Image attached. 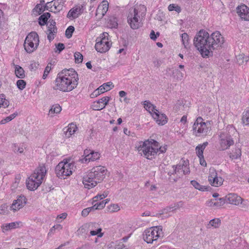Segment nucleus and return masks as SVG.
Returning <instances> with one entry per match:
<instances>
[{"mask_svg":"<svg viewBox=\"0 0 249 249\" xmlns=\"http://www.w3.org/2000/svg\"><path fill=\"white\" fill-rule=\"evenodd\" d=\"M208 144L207 142H204L202 144H199L196 148V154L198 157H203V152L206 147Z\"/></svg>","mask_w":249,"mask_h":249,"instance_id":"nucleus-28","label":"nucleus"},{"mask_svg":"<svg viewBox=\"0 0 249 249\" xmlns=\"http://www.w3.org/2000/svg\"><path fill=\"white\" fill-rule=\"evenodd\" d=\"M107 170L103 166L94 167L83 177V183L85 188L89 189L101 182L105 178Z\"/></svg>","mask_w":249,"mask_h":249,"instance_id":"nucleus-3","label":"nucleus"},{"mask_svg":"<svg viewBox=\"0 0 249 249\" xmlns=\"http://www.w3.org/2000/svg\"><path fill=\"white\" fill-rule=\"evenodd\" d=\"M108 33L105 32L97 38L95 48L97 52L104 53L109 49L110 44L108 41Z\"/></svg>","mask_w":249,"mask_h":249,"instance_id":"nucleus-9","label":"nucleus"},{"mask_svg":"<svg viewBox=\"0 0 249 249\" xmlns=\"http://www.w3.org/2000/svg\"><path fill=\"white\" fill-rule=\"evenodd\" d=\"M58 7L59 5L56 0L48 2L45 5V9H46V10H49L51 12L54 13H56L57 11H59Z\"/></svg>","mask_w":249,"mask_h":249,"instance_id":"nucleus-23","label":"nucleus"},{"mask_svg":"<svg viewBox=\"0 0 249 249\" xmlns=\"http://www.w3.org/2000/svg\"><path fill=\"white\" fill-rule=\"evenodd\" d=\"M9 105V102L5 99V95L3 94L0 95V108L1 107L5 108Z\"/></svg>","mask_w":249,"mask_h":249,"instance_id":"nucleus-36","label":"nucleus"},{"mask_svg":"<svg viewBox=\"0 0 249 249\" xmlns=\"http://www.w3.org/2000/svg\"><path fill=\"white\" fill-rule=\"evenodd\" d=\"M78 80V74L74 70L65 69L58 73L53 89L64 92L71 91L77 87Z\"/></svg>","mask_w":249,"mask_h":249,"instance_id":"nucleus-2","label":"nucleus"},{"mask_svg":"<svg viewBox=\"0 0 249 249\" xmlns=\"http://www.w3.org/2000/svg\"><path fill=\"white\" fill-rule=\"evenodd\" d=\"M62 108L59 104H55L52 106L49 111V115L53 116L54 114H58L60 112Z\"/></svg>","mask_w":249,"mask_h":249,"instance_id":"nucleus-34","label":"nucleus"},{"mask_svg":"<svg viewBox=\"0 0 249 249\" xmlns=\"http://www.w3.org/2000/svg\"><path fill=\"white\" fill-rule=\"evenodd\" d=\"M101 10L103 13V15H105L108 9V3L107 1H103L102 5H101Z\"/></svg>","mask_w":249,"mask_h":249,"instance_id":"nucleus-48","label":"nucleus"},{"mask_svg":"<svg viewBox=\"0 0 249 249\" xmlns=\"http://www.w3.org/2000/svg\"><path fill=\"white\" fill-rule=\"evenodd\" d=\"M159 35H160V34L159 32H157L156 35L155 33V32L153 30H152L150 33V38L151 39H152L153 40H155L156 39V38H157V36H159Z\"/></svg>","mask_w":249,"mask_h":249,"instance_id":"nucleus-58","label":"nucleus"},{"mask_svg":"<svg viewBox=\"0 0 249 249\" xmlns=\"http://www.w3.org/2000/svg\"><path fill=\"white\" fill-rule=\"evenodd\" d=\"M111 212H117L120 210V207L118 204L110 205L109 208Z\"/></svg>","mask_w":249,"mask_h":249,"instance_id":"nucleus-54","label":"nucleus"},{"mask_svg":"<svg viewBox=\"0 0 249 249\" xmlns=\"http://www.w3.org/2000/svg\"><path fill=\"white\" fill-rule=\"evenodd\" d=\"M93 225V224H85L83 225L77 230V235L82 237L83 239H85L87 237V235L89 232V228L90 226L92 227Z\"/></svg>","mask_w":249,"mask_h":249,"instance_id":"nucleus-21","label":"nucleus"},{"mask_svg":"<svg viewBox=\"0 0 249 249\" xmlns=\"http://www.w3.org/2000/svg\"><path fill=\"white\" fill-rule=\"evenodd\" d=\"M162 236L161 226L152 227L145 230L143 233V239L147 243H152Z\"/></svg>","mask_w":249,"mask_h":249,"instance_id":"nucleus-8","label":"nucleus"},{"mask_svg":"<svg viewBox=\"0 0 249 249\" xmlns=\"http://www.w3.org/2000/svg\"><path fill=\"white\" fill-rule=\"evenodd\" d=\"M46 169L43 166H39L26 180L27 188L31 190H36L41 184L46 174Z\"/></svg>","mask_w":249,"mask_h":249,"instance_id":"nucleus-6","label":"nucleus"},{"mask_svg":"<svg viewBox=\"0 0 249 249\" xmlns=\"http://www.w3.org/2000/svg\"><path fill=\"white\" fill-rule=\"evenodd\" d=\"M238 16L245 20H249V8L245 4L238 6L237 8Z\"/></svg>","mask_w":249,"mask_h":249,"instance_id":"nucleus-15","label":"nucleus"},{"mask_svg":"<svg viewBox=\"0 0 249 249\" xmlns=\"http://www.w3.org/2000/svg\"><path fill=\"white\" fill-rule=\"evenodd\" d=\"M74 57L75 63H80L82 62L83 57L81 53L79 52L75 53H74Z\"/></svg>","mask_w":249,"mask_h":249,"instance_id":"nucleus-49","label":"nucleus"},{"mask_svg":"<svg viewBox=\"0 0 249 249\" xmlns=\"http://www.w3.org/2000/svg\"><path fill=\"white\" fill-rule=\"evenodd\" d=\"M92 210H93V208H92V207H89L84 209L82 211V215L83 216H87L89 214V213Z\"/></svg>","mask_w":249,"mask_h":249,"instance_id":"nucleus-55","label":"nucleus"},{"mask_svg":"<svg viewBox=\"0 0 249 249\" xmlns=\"http://www.w3.org/2000/svg\"><path fill=\"white\" fill-rule=\"evenodd\" d=\"M70 160H64L56 166L55 172L59 178L65 179L72 174L75 166L73 163L70 162Z\"/></svg>","mask_w":249,"mask_h":249,"instance_id":"nucleus-7","label":"nucleus"},{"mask_svg":"<svg viewBox=\"0 0 249 249\" xmlns=\"http://www.w3.org/2000/svg\"><path fill=\"white\" fill-rule=\"evenodd\" d=\"M84 155L85 158L81 159L82 163H87L90 161H94L98 160L100 157V154L98 152H94L90 149H86L84 150Z\"/></svg>","mask_w":249,"mask_h":249,"instance_id":"nucleus-12","label":"nucleus"},{"mask_svg":"<svg viewBox=\"0 0 249 249\" xmlns=\"http://www.w3.org/2000/svg\"><path fill=\"white\" fill-rule=\"evenodd\" d=\"M194 132H196L198 134L196 136H200V135H206L210 132L211 129L207 127V125H196L193 128Z\"/></svg>","mask_w":249,"mask_h":249,"instance_id":"nucleus-22","label":"nucleus"},{"mask_svg":"<svg viewBox=\"0 0 249 249\" xmlns=\"http://www.w3.org/2000/svg\"><path fill=\"white\" fill-rule=\"evenodd\" d=\"M13 151L15 153H22L24 151V146L22 144L21 146H18V144L14 143L13 144Z\"/></svg>","mask_w":249,"mask_h":249,"instance_id":"nucleus-41","label":"nucleus"},{"mask_svg":"<svg viewBox=\"0 0 249 249\" xmlns=\"http://www.w3.org/2000/svg\"><path fill=\"white\" fill-rule=\"evenodd\" d=\"M153 118L156 120V122L158 124H165L167 123L168 118L165 114L160 113L159 110H156L154 111V114L152 115Z\"/></svg>","mask_w":249,"mask_h":249,"instance_id":"nucleus-20","label":"nucleus"},{"mask_svg":"<svg viewBox=\"0 0 249 249\" xmlns=\"http://www.w3.org/2000/svg\"><path fill=\"white\" fill-rule=\"evenodd\" d=\"M102 93V92H100L99 88H98L93 91V92L91 94V96H92V98H93V97H97Z\"/></svg>","mask_w":249,"mask_h":249,"instance_id":"nucleus-61","label":"nucleus"},{"mask_svg":"<svg viewBox=\"0 0 249 249\" xmlns=\"http://www.w3.org/2000/svg\"><path fill=\"white\" fill-rule=\"evenodd\" d=\"M15 74L19 78H23L25 76L23 69L19 65L15 66Z\"/></svg>","mask_w":249,"mask_h":249,"instance_id":"nucleus-35","label":"nucleus"},{"mask_svg":"<svg viewBox=\"0 0 249 249\" xmlns=\"http://www.w3.org/2000/svg\"><path fill=\"white\" fill-rule=\"evenodd\" d=\"M144 108L148 110L152 115L154 114V111H156V107L152 104L150 102L145 101L144 102Z\"/></svg>","mask_w":249,"mask_h":249,"instance_id":"nucleus-33","label":"nucleus"},{"mask_svg":"<svg viewBox=\"0 0 249 249\" xmlns=\"http://www.w3.org/2000/svg\"><path fill=\"white\" fill-rule=\"evenodd\" d=\"M223 179L221 177H218L217 174L215 172L211 173L209 176V181L210 184L215 187L221 185L223 183Z\"/></svg>","mask_w":249,"mask_h":249,"instance_id":"nucleus-19","label":"nucleus"},{"mask_svg":"<svg viewBox=\"0 0 249 249\" xmlns=\"http://www.w3.org/2000/svg\"><path fill=\"white\" fill-rule=\"evenodd\" d=\"M114 87L113 83L112 82H107L104 83L99 87L100 92L102 93L106 91L110 90L112 88Z\"/></svg>","mask_w":249,"mask_h":249,"instance_id":"nucleus-31","label":"nucleus"},{"mask_svg":"<svg viewBox=\"0 0 249 249\" xmlns=\"http://www.w3.org/2000/svg\"><path fill=\"white\" fill-rule=\"evenodd\" d=\"M214 203L213 204L216 208H219L224 205L226 203V199L225 197L215 198L214 199Z\"/></svg>","mask_w":249,"mask_h":249,"instance_id":"nucleus-37","label":"nucleus"},{"mask_svg":"<svg viewBox=\"0 0 249 249\" xmlns=\"http://www.w3.org/2000/svg\"><path fill=\"white\" fill-rule=\"evenodd\" d=\"M186 122H187V116L186 115H184L180 119L179 123H181L182 124H185Z\"/></svg>","mask_w":249,"mask_h":249,"instance_id":"nucleus-64","label":"nucleus"},{"mask_svg":"<svg viewBox=\"0 0 249 249\" xmlns=\"http://www.w3.org/2000/svg\"><path fill=\"white\" fill-rule=\"evenodd\" d=\"M110 100V97H104L98 101L94 102L92 105V108L94 110H100L106 107Z\"/></svg>","mask_w":249,"mask_h":249,"instance_id":"nucleus-14","label":"nucleus"},{"mask_svg":"<svg viewBox=\"0 0 249 249\" xmlns=\"http://www.w3.org/2000/svg\"><path fill=\"white\" fill-rule=\"evenodd\" d=\"M146 11V7L143 5H137L129 10L127 22L132 29H137L142 26V20L145 16Z\"/></svg>","mask_w":249,"mask_h":249,"instance_id":"nucleus-4","label":"nucleus"},{"mask_svg":"<svg viewBox=\"0 0 249 249\" xmlns=\"http://www.w3.org/2000/svg\"><path fill=\"white\" fill-rule=\"evenodd\" d=\"M156 148H157V153L160 152V153H164L167 149V145H165L163 146H160L159 143H158V146H155Z\"/></svg>","mask_w":249,"mask_h":249,"instance_id":"nucleus-52","label":"nucleus"},{"mask_svg":"<svg viewBox=\"0 0 249 249\" xmlns=\"http://www.w3.org/2000/svg\"><path fill=\"white\" fill-rule=\"evenodd\" d=\"M194 124H206V123L203 122V119L201 117H198L196 119Z\"/></svg>","mask_w":249,"mask_h":249,"instance_id":"nucleus-57","label":"nucleus"},{"mask_svg":"<svg viewBox=\"0 0 249 249\" xmlns=\"http://www.w3.org/2000/svg\"><path fill=\"white\" fill-rule=\"evenodd\" d=\"M17 86L19 89L22 90L25 88L26 82L23 80H18L17 82Z\"/></svg>","mask_w":249,"mask_h":249,"instance_id":"nucleus-50","label":"nucleus"},{"mask_svg":"<svg viewBox=\"0 0 249 249\" xmlns=\"http://www.w3.org/2000/svg\"><path fill=\"white\" fill-rule=\"evenodd\" d=\"M77 125H73L72 127L71 126L67 125L63 129V131L65 135V137L69 138L77 130Z\"/></svg>","mask_w":249,"mask_h":249,"instance_id":"nucleus-26","label":"nucleus"},{"mask_svg":"<svg viewBox=\"0 0 249 249\" xmlns=\"http://www.w3.org/2000/svg\"><path fill=\"white\" fill-rule=\"evenodd\" d=\"M57 32V29L56 27V22L53 19L49 20V24H47V30L46 33L47 34V38L50 42L52 41L56 33Z\"/></svg>","mask_w":249,"mask_h":249,"instance_id":"nucleus-13","label":"nucleus"},{"mask_svg":"<svg viewBox=\"0 0 249 249\" xmlns=\"http://www.w3.org/2000/svg\"><path fill=\"white\" fill-rule=\"evenodd\" d=\"M46 9H45V6H43L41 4H37L33 9V12H36L38 15H40Z\"/></svg>","mask_w":249,"mask_h":249,"instance_id":"nucleus-39","label":"nucleus"},{"mask_svg":"<svg viewBox=\"0 0 249 249\" xmlns=\"http://www.w3.org/2000/svg\"><path fill=\"white\" fill-rule=\"evenodd\" d=\"M19 223L17 222L5 224L1 226L3 231L14 229L18 227Z\"/></svg>","mask_w":249,"mask_h":249,"instance_id":"nucleus-30","label":"nucleus"},{"mask_svg":"<svg viewBox=\"0 0 249 249\" xmlns=\"http://www.w3.org/2000/svg\"><path fill=\"white\" fill-rule=\"evenodd\" d=\"M83 8L82 5H79L71 9L68 13L67 17L71 19L78 18L83 13Z\"/></svg>","mask_w":249,"mask_h":249,"instance_id":"nucleus-18","label":"nucleus"},{"mask_svg":"<svg viewBox=\"0 0 249 249\" xmlns=\"http://www.w3.org/2000/svg\"><path fill=\"white\" fill-rule=\"evenodd\" d=\"M96 203H93V205L92 207L93 208V210H100L104 208L106 204V202H105L104 200L100 201V202H95Z\"/></svg>","mask_w":249,"mask_h":249,"instance_id":"nucleus-38","label":"nucleus"},{"mask_svg":"<svg viewBox=\"0 0 249 249\" xmlns=\"http://www.w3.org/2000/svg\"><path fill=\"white\" fill-rule=\"evenodd\" d=\"M200 164L204 167L207 166V163L204 159V156L203 157H199Z\"/></svg>","mask_w":249,"mask_h":249,"instance_id":"nucleus-60","label":"nucleus"},{"mask_svg":"<svg viewBox=\"0 0 249 249\" xmlns=\"http://www.w3.org/2000/svg\"><path fill=\"white\" fill-rule=\"evenodd\" d=\"M104 16L105 15H103V13L101 10V5H99V6L98 7V8L96 10V16L99 17L98 18H101Z\"/></svg>","mask_w":249,"mask_h":249,"instance_id":"nucleus-53","label":"nucleus"},{"mask_svg":"<svg viewBox=\"0 0 249 249\" xmlns=\"http://www.w3.org/2000/svg\"><path fill=\"white\" fill-rule=\"evenodd\" d=\"M191 184L195 187V188L198 189L199 191H207L209 190V187L201 185L196 180H193L191 181Z\"/></svg>","mask_w":249,"mask_h":249,"instance_id":"nucleus-32","label":"nucleus"},{"mask_svg":"<svg viewBox=\"0 0 249 249\" xmlns=\"http://www.w3.org/2000/svg\"><path fill=\"white\" fill-rule=\"evenodd\" d=\"M51 64H48L47 67L45 68V70L44 71V73L42 76V78L45 79L47 77L49 73L50 72L51 70Z\"/></svg>","mask_w":249,"mask_h":249,"instance_id":"nucleus-51","label":"nucleus"},{"mask_svg":"<svg viewBox=\"0 0 249 249\" xmlns=\"http://www.w3.org/2000/svg\"><path fill=\"white\" fill-rule=\"evenodd\" d=\"M27 199L24 196H19L17 200L13 201L11 207V209L14 211H17L23 207L26 203Z\"/></svg>","mask_w":249,"mask_h":249,"instance_id":"nucleus-16","label":"nucleus"},{"mask_svg":"<svg viewBox=\"0 0 249 249\" xmlns=\"http://www.w3.org/2000/svg\"><path fill=\"white\" fill-rule=\"evenodd\" d=\"M50 13L46 12L41 15L38 18V23L40 26H43L47 24L48 19L50 18Z\"/></svg>","mask_w":249,"mask_h":249,"instance_id":"nucleus-29","label":"nucleus"},{"mask_svg":"<svg viewBox=\"0 0 249 249\" xmlns=\"http://www.w3.org/2000/svg\"><path fill=\"white\" fill-rule=\"evenodd\" d=\"M56 48L57 49V51H56L55 52L58 51V53H60L65 49V45L63 43H59L56 45Z\"/></svg>","mask_w":249,"mask_h":249,"instance_id":"nucleus-56","label":"nucleus"},{"mask_svg":"<svg viewBox=\"0 0 249 249\" xmlns=\"http://www.w3.org/2000/svg\"><path fill=\"white\" fill-rule=\"evenodd\" d=\"M172 167L173 168L172 174H177L179 176L188 174L190 172L187 161L183 160L182 164L173 165Z\"/></svg>","mask_w":249,"mask_h":249,"instance_id":"nucleus-10","label":"nucleus"},{"mask_svg":"<svg viewBox=\"0 0 249 249\" xmlns=\"http://www.w3.org/2000/svg\"><path fill=\"white\" fill-rule=\"evenodd\" d=\"M224 39L218 31L209 34L203 30H200L194 39V44L204 58L213 55V50L221 47Z\"/></svg>","mask_w":249,"mask_h":249,"instance_id":"nucleus-1","label":"nucleus"},{"mask_svg":"<svg viewBox=\"0 0 249 249\" xmlns=\"http://www.w3.org/2000/svg\"><path fill=\"white\" fill-rule=\"evenodd\" d=\"M74 31V27L72 26H70L66 29L65 32V36L68 38H70L72 35V34Z\"/></svg>","mask_w":249,"mask_h":249,"instance_id":"nucleus-43","label":"nucleus"},{"mask_svg":"<svg viewBox=\"0 0 249 249\" xmlns=\"http://www.w3.org/2000/svg\"><path fill=\"white\" fill-rule=\"evenodd\" d=\"M114 249H125V246L123 242H119L115 245Z\"/></svg>","mask_w":249,"mask_h":249,"instance_id":"nucleus-59","label":"nucleus"},{"mask_svg":"<svg viewBox=\"0 0 249 249\" xmlns=\"http://www.w3.org/2000/svg\"><path fill=\"white\" fill-rule=\"evenodd\" d=\"M242 121L244 124L246 123V124H249V110L243 113Z\"/></svg>","mask_w":249,"mask_h":249,"instance_id":"nucleus-46","label":"nucleus"},{"mask_svg":"<svg viewBox=\"0 0 249 249\" xmlns=\"http://www.w3.org/2000/svg\"><path fill=\"white\" fill-rule=\"evenodd\" d=\"M17 114H18L17 113H14L10 115L9 116L6 117L5 119L1 120L0 122V124H5L11 121L12 120H13L14 118H15L16 117V116L17 115Z\"/></svg>","mask_w":249,"mask_h":249,"instance_id":"nucleus-40","label":"nucleus"},{"mask_svg":"<svg viewBox=\"0 0 249 249\" xmlns=\"http://www.w3.org/2000/svg\"><path fill=\"white\" fill-rule=\"evenodd\" d=\"M108 25L111 28H115L118 26L117 19L115 18H110L108 21Z\"/></svg>","mask_w":249,"mask_h":249,"instance_id":"nucleus-42","label":"nucleus"},{"mask_svg":"<svg viewBox=\"0 0 249 249\" xmlns=\"http://www.w3.org/2000/svg\"><path fill=\"white\" fill-rule=\"evenodd\" d=\"M182 202L181 201H180L175 204V206L174 207H167L161 211H160V213H157L156 215H153V216H157L159 215H161L165 213H167V212L169 211H173L174 210H175L178 208H179L180 207H182Z\"/></svg>","mask_w":249,"mask_h":249,"instance_id":"nucleus-27","label":"nucleus"},{"mask_svg":"<svg viewBox=\"0 0 249 249\" xmlns=\"http://www.w3.org/2000/svg\"><path fill=\"white\" fill-rule=\"evenodd\" d=\"M38 46L36 44H34L33 42L30 41H27L26 39L25 40L24 43V48L26 52L28 53H31L36 50Z\"/></svg>","mask_w":249,"mask_h":249,"instance_id":"nucleus-24","label":"nucleus"},{"mask_svg":"<svg viewBox=\"0 0 249 249\" xmlns=\"http://www.w3.org/2000/svg\"><path fill=\"white\" fill-rule=\"evenodd\" d=\"M214 203V199L213 200L212 199V200L207 202V205L209 207H215V206L213 204Z\"/></svg>","mask_w":249,"mask_h":249,"instance_id":"nucleus-63","label":"nucleus"},{"mask_svg":"<svg viewBox=\"0 0 249 249\" xmlns=\"http://www.w3.org/2000/svg\"><path fill=\"white\" fill-rule=\"evenodd\" d=\"M98 198H100V200L103 199V198L102 197L101 195H98L93 198L92 204H93V203H95V202L98 201Z\"/></svg>","mask_w":249,"mask_h":249,"instance_id":"nucleus-62","label":"nucleus"},{"mask_svg":"<svg viewBox=\"0 0 249 249\" xmlns=\"http://www.w3.org/2000/svg\"><path fill=\"white\" fill-rule=\"evenodd\" d=\"M225 198L226 202L235 205H238L241 203L242 200L240 196L235 194H229L225 197Z\"/></svg>","mask_w":249,"mask_h":249,"instance_id":"nucleus-17","label":"nucleus"},{"mask_svg":"<svg viewBox=\"0 0 249 249\" xmlns=\"http://www.w3.org/2000/svg\"><path fill=\"white\" fill-rule=\"evenodd\" d=\"M102 229L98 228L96 230H91L90 231V234L91 236L97 235L98 237H101L103 235V233L101 232Z\"/></svg>","mask_w":249,"mask_h":249,"instance_id":"nucleus-44","label":"nucleus"},{"mask_svg":"<svg viewBox=\"0 0 249 249\" xmlns=\"http://www.w3.org/2000/svg\"><path fill=\"white\" fill-rule=\"evenodd\" d=\"M158 142L154 139H148L144 142L141 141L136 147L142 156L148 160H152L155 158L157 154Z\"/></svg>","mask_w":249,"mask_h":249,"instance_id":"nucleus-5","label":"nucleus"},{"mask_svg":"<svg viewBox=\"0 0 249 249\" xmlns=\"http://www.w3.org/2000/svg\"><path fill=\"white\" fill-rule=\"evenodd\" d=\"M223 135L222 132H220L219 135L220 138L219 149L222 151L229 149L231 145L234 144V141L231 136L224 137Z\"/></svg>","mask_w":249,"mask_h":249,"instance_id":"nucleus-11","label":"nucleus"},{"mask_svg":"<svg viewBox=\"0 0 249 249\" xmlns=\"http://www.w3.org/2000/svg\"><path fill=\"white\" fill-rule=\"evenodd\" d=\"M220 224V220L218 218H214L211 220L209 222V225L214 228H218Z\"/></svg>","mask_w":249,"mask_h":249,"instance_id":"nucleus-47","label":"nucleus"},{"mask_svg":"<svg viewBox=\"0 0 249 249\" xmlns=\"http://www.w3.org/2000/svg\"><path fill=\"white\" fill-rule=\"evenodd\" d=\"M25 39H26L27 41H30L33 42L34 44H36V46H38L39 45V36L35 32H32L29 34Z\"/></svg>","mask_w":249,"mask_h":249,"instance_id":"nucleus-25","label":"nucleus"},{"mask_svg":"<svg viewBox=\"0 0 249 249\" xmlns=\"http://www.w3.org/2000/svg\"><path fill=\"white\" fill-rule=\"evenodd\" d=\"M182 41L185 48H187L188 45L189 36L187 33H183L181 35Z\"/></svg>","mask_w":249,"mask_h":249,"instance_id":"nucleus-45","label":"nucleus"}]
</instances>
